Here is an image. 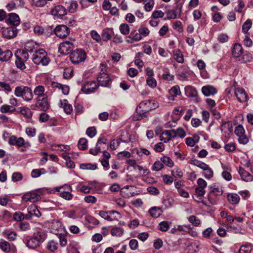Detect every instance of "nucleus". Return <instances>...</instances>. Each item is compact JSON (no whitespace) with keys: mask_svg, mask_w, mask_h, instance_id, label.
Segmentation results:
<instances>
[{"mask_svg":"<svg viewBox=\"0 0 253 253\" xmlns=\"http://www.w3.org/2000/svg\"><path fill=\"white\" fill-rule=\"evenodd\" d=\"M171 224V222L170 221H162L159 224L158 229L162 232H166L169 230Z\"/></svg>","mask_w":253,"mask_h":253,"instance_id":"nucleus-37","label":"nucleus"},{"mask_svg":"<svg viewBox=\"0 0 253 253\" xmlns=\"http://www.w3.org/2000/svg\"><path fill=\"white\" fill-rule=\"evenodd\" d=\"M177 230L178 232L182 233H190L191 231V227L190 225H177Z\"/></svg>","mask_w":253,"mask_h":253,"instance_id":"nucleus-43","label":"nucleus"},{"mask_svg":"<svg viewBox=\"0 0 253 253\" xmlns=\"http://www.w3.org/2000/svg\"><path fill=\"white\" fill-rule=\"evenodd\" d=\"M58 234V238L60 246L62 247H65L67 243L66 236L61 233H59Z\"/></svg>","mask_w":253,"mask_h":253,"instance_id":"nucleus-59","label":"nucleus"},{"mask_svg":"<svg viewBox=\"0 0 253 253\" xmlns=\"http://www.w3.org/2000/svg\"><path fill=\"white\" fill-rule=\"evenodd\" d=\"M149 212L152 217L157 218L162 215L163 210L159 207H153L149 209Z\"/></svg>","mask_w":253,"mask_h":253,"instance_id":"nucleus-29","label":"nucleus"},{"mask_svg":"<svg viewBox=\"0 0 253 253\" xmlns=\"http://www.w3.org/2000/svg\"><path fill=\"white\" fill-rule=\"evenodd\" d=\"M232 53L235 58L240 57L243 53V48L241 44L238 43L234 44Z\"/></svg>","mask_w":253,"mask_h":253,"instance_id":"nucleus-28","label":"nucleus"},{"mask_svg":"<svg viewBox=\"0 0 253 253\" xmlns=\"http://www.w3.org/2000/svg\"><path fill=\"white\" fill-rule=\"evenodd\" d=\"M253 250V245L251 244H246L241 246L238 253H251Z\"/></svg>","mask_w":253,"mask_h":253,"instance_id":"nucleus-36","label":"nucleus"},{"mask_svg":"<svg viewBox=\"0 0 253 253\" xmlns=\"http://www.w3.org/2000/svg\"><path fill=\"white\" fill-rule=\"evenodd\" d=\"M14 94L18 97H22L26 101H30L33 98L32 89L27 86H17L14 90Z\"/></svg>","mask_w":253,"mask_h":253,"instance_id":"nucleus-1","label":"nucleus"},{"mask_svg":"<svg viewBox=\"0 0 253 253\" xmlns=\"http://www.w3.org/2000/svg\"><path fill=\"white\" fill-rule=\"evenodd\" d=\"M252 26V21L250 19H247L242 25V32L245 35H249L248 31Z\"/></svg>","mask_w":253,"mask_h":253,"instance_id":"nucleus-38","label":"nucleus"},{"mask_svg":"<svg viewBox=\"0 0 253 253\" xmlns=\"http://www.w3.org/2000/svg\"><path fill=\"white\" fill-rule=\"evenodd\" d=\"M97 82L100 85L107 87L111 83V78L109 75L103 70L99 73L97 77Z\"/></svg>","mask_w":253,"mask_h":253,"instance_id":"nucleus-13","label":"nucleus"},{"mask_svg":"<svg viewBox=\"0 0 253 253\" xmlns=\"http://www.w3.org/2000/svg\"><path fill=\"white\" fill-rule=\"evenodd\" d=\"M96 212H98V214L101 217L108 221L118 220L121 217V214L119 212L114 210L108 211H99Z\"/></svg>","mask_w":253,"mask_h":253,"instance_id":"nucleus-8","label":"nucleus"},{"mask_svg":"<svg viewBox=\"0 0 253 253\" xmlns=\"http://www.w3.org/2000/svg\"><path fill=\"white\" fill-rule=\"evenodd\" d=\"M87 140L84 138H81L78 143V146L79 149L84 150L87 148Z\"/></svg>","mask_w":253,"mask_h":253,"instance_id":"nucleus-41","label":"nucleus"},{"mask_svg":"<svg viewBox=\"0 0 253 253\" xmlns=\"http://www.w3.org/2000/svg\"><path fill=\"white\" fill-rule=\"evenodd\" d=\"M20 113L25 118L29 119L32 116V112L30 109L27 107L20 108Z\"/></svg>","mask_w":253,"mask_h":253,"instance_id":"nucleus-42","label":"nucleus"},{"mask_svg":"<svg viewBox=\"0 0 253 253\" xmlns=\"http://www.w3.org/2000/svg\"><path fill=\"white\" fill-rule=\"evenodd\" d=\"M58 243L53 240L48 242L47 245V248L51 252H54L57 249Z\"/></svg>","mask_w":253,"mask_h":253,"instance_id":"nucleus-49","label":"nucleus"},{"mask_svg":"<svg viewBox=\"0 0 253 253\" xmlns=\"http://www.w3.org/2000/svg\"><path fill=\"white\" fill-rule=\"evenodd\" d=\"M128 39H131L133 41L137 42L142 39V36L139 32L133 33H131L130 35L127 37Z\"/></svg>","mask_w":253,"mask_h":253,"instance_id":"nucleus-55","label":"nucleus"},{"mask_svg":"<svg viewBox=\"0 0 253 253\" xmlns=\"http://www.w3.org/2000/svg\"><path fill=\"white\" fill-rule=\"evenodd\" d=\"M111 234L112 236L120 237L123 235L124 230L122 228L115 227L111 230Z\"/></svg>","mask_w":253,"mask_h":253,"instance_id":"nucleus-45","label":"nucleus"},{"mask_svg":"<svg viewBox=\"0 0 253 253\" xmlns=\"http://www.w3.org/2000/svg\"><path fill=\"white\" fill-rule=\"evenodd\" d=\"M38 47V44L33 41H29L25 45V50L29 52H35Z\"/></svg>","mask_w":253,"mask_h":253,"instance_id":"nucleus-32","label":"nucleus"},{"mask_svg":"<svg viewBox=\"0 0 253 253\" xmlns=\"http://www.w3.org/2000/svg\"><path fill=\"white\" fill-rule=\"evenodd\" d=\"M43 189H39L36 191L27 192L23 195L22 200L25 202H36L41 199V195L43 194Z\"/></svg>","mask_w":253,"mask_h":253,"instance_id":"nucleus-5","label":"nucleus"},{"mask_svg":"<svg viewBox=\"0 0 253 253\" xmlns=\"http://www.w3.org/2000/svg\"><path fill=\"white\" fill-rule=\"evenodd\" d=\"M169 94L172 96H176L180 94V88L178 85H175L171 88L169 90Z\"/></svg>","mask_w":253,"mask_h":253,"instance_id":"nucleus-54","label":"nucleus"},{"mask_svg":"<svg viewBox=\"0 0 253 253\" xmlns=\"http://www.w3.org/2000/svg\"><path fill=\"white\" fill-rule=\"evenodd\" d=\"M6 22L7 24L16 26L20 24V18L16 13H9L8 15V18L6 19Z\"/></svg>","mask_w":253,"mask_h":253,"instance_id":"nucleus-20","label":"nucleus"},{"mask_svg":"<svg viewBox=\"0 0 253 253\" xmlns=\"http://www.w3.org/2000/svg\"><path fill=\"white\" fill-rule=\"evenodd\" d=\"M74 45L70 41H66L60 44L58 51L63 55L69 53L73 48Z\"/></svg>","mask_w":253,"mask_h":253,"instance_id":"nucleus-14","label":"nucleus"},{"mask_svg":"<svg viewBox=\"0 0 253 253\" xmlns=\"http://www.w3.org/2000/svg\"><path fill=\"white\" fill-rule=\"evenodd\" d=\"M98 87V85L96 82L93 81H87L82 86L81 90L86 94L91 93L94 92Z\"/></svg>","mask_w":253,"mask_h":253,"instance_id":"nucleus-11","label":"nucleus"},{"mask_svg":"<svg viewBox=\"0 0 253 253\" xmlns=\"http://www.w3.org/2000/svg\"><path fill=\"white\" fill-rule=\"evenodd\" d=\"M95 182H90L89 183L90 186L84 185L81 187V191L84 193H88L90 192L91 189L95 186Z\"/></svg>","mask_w":253,"mask_h":253,"instance_id":"nucleus-50","label":"nucleus"},{"mask_svg":"<svg viewBox=\"0 0 253 253\" xmlns=\"http://www.w3.org/2000/svg\"><path fill=\"white\" fill-rule=\"evenodd\" d=\"M197 186L195 188V193L198 197H203L206 193L205 188L207 186V182L202 178H199L197 181Z\"/></svg>","mask_w":253,"mask_h":253,"instance_id":"nucleus-9","label":"nucleus"},{"mask_svg":"<svg viewBox=\"0 0 253 253\" xmlns=\"http://www.w3.org/2000/svg\"><path fill=\"white\" fill-rule=\"evenodd\" d=\"M28 51L26 50H22L20 49L16 51L15 53V56L16 58H19L20 60H23L25 61H26L29 58V55L28 53Z\"/></svg>","mask_w":253,"mask_h":253,"instance_id":"nucleus-33","label":"nucleus"},{"mask_svg":"<svg viewBox=\"0 0 253 253\" xmlns=\"http://www.w3.org/2000/svg\"><path fill=\"white\" fill-rule=\"evenodd\" d=\"M151 109V101L149 100L141 102L136 108V110L139 113L143 114L148 112Z\"/></svg>","mask_w":253,"mask_h":253,"instance_id":"nucleus-16","label":"nucleus"},{"mask_svg":"<svg viewBox=\"0 0 253 253\" xmlns=\"http://www.w3.org/2000/svg\"><path fill=\"white\" fill-rule=\"evenodd\" d=\"M136 154L140 157H142L143 155H149L150 154V152L146 148H140L139 149L137 150Z\"/></svg>","mask_w":253,"mask_h":253,"instance_id":"nucleus-64","label":"nucleus"},{"mask_svg":"<svg viewBox=\"0 0 253 253\" xmlns=\"http://www.w3.org/2000/svg\"><path fill=\"white\" fill-rule=\"evenodd\" d=\"M45 238L43 232L41 231L35 232L33 237L27 241V246L31 249H35L40 245V242L44 241Z\"/></svg>","mask_w":253,"mask_h":253,"instance_id":"nucleus-3","label":"nucleus"},{"mask_svg":"<svg viewBox=\"0 0 253 253\" xmlns=\"http://www.w3.org/2000/svg\"><path fill=\"white\" fill-rule=\"evenodd\" d=\"M119 29L121 34L124 35H128L130 31L129 26L125 23L121 24L119 27Z\"/></svg>","mask_w":253,"mask_h":253,"instance_id":"nucleus-47","label":"nucleus"},{"mask_svg":"<svg viewBox=\"0 0 253 253\" xmlns=\"http://www.w3.org/2000/svg\"><path fill=\"white\" fill-rule=\"evenodd\" d=\"M234 93L239 102H244L247 100L248 96L243 88H237L235 89Z\"/></svg>","mask_w":253,"mask_h":253,"instance_id":"nucleus-19","label":"nucleus"},{"mask_svg":"<svg viewBox=\"0 0 253 253\" xmlns=\"http://www.w3.org/2000/svg\"><path fill=\"white\" fill-rule=\"evenodd\" d=\"M169 131L167 130L162 132L160 136V140L164 141L165 143L168 142L170 140L169 134Z\"/></svg>","mask_w":253,"mask_h":253,"instance_id":"nucleus-53","label":"nucleus"},{"mask_svg":"<svg viewBox=\"0 0 253 253\" xmlns=\"http://www.w3.org/2000/svg\"><path fill=\"white\" fill-rule=\"evenodd\" d=\"M238 172L243 180L249 182L253 180V176L242 167L239 168Z\"/></svg>","mask_w":253,"mask_h":253,"instance_id":"nucleus-22","label":"nucleus"},{"mask_svg":"<svg viewBox=\"0 0 253 253\" xmlns=\"http://www.w3.org/2000/svg\"><path fill=\"white\" fill-rule=\"evenodd\" d=\"M202 92L206 96H210L213 95L217 92L216 89L213 86L210 85L204 86L202 88Z\"/></svg>","mask_w":253,"mask_h":253,"instance_id":"nucleus-23","label":"nucleus"},{"mask_svg":"<svg viewBox=\"0 0 253 253\" xmlns=\"http://www.w3.org/2000/svg\"><path fill=\"white\" fill-rule=\"evenodd\" d=\"M121 142V139H114L111 142L110 147L112 150H116L118 148Z\"/></svg>","mask_w":253,"mask_h":253,"instance_id":"nucleus-62","label":"nucleus"},{"mask_svg":"<svg viewBox=\"0 0 253 253\" xmlns=\"http://www.w3.org/2000/svg\"><path fill=\"white\" fill-rule=\"evenodd\" d=\"M90 35L93 40L97 42H100L102 40L101 36L96 31L92 30L90 32Z\"/></svg>","mask_w":253,"mask_h":253,"instance_id":"nucleus-60","label":"nucleus"},{"mask_svg":"<svg viewBox=\"0 0 253 253\" xmlns=\"http://www.w3.org/2000/svg\"><path fill=\"white\" fill-rule=\"evenodd\" d=\"M12 56V52L9 49L0 48V61L6 62Z\"/></svg>","mask_w":253,"mask_h":253,"instance_id":"nucleus-21","label":"nucleus"},{"mask_svg":"<svg viewBox=\"0 0 253 253\" xmlns=\"http://www.w3.org/2000/svg\"><path fill=\"white\" fill-rule=\"evenodd\" d=\"M55 34L59 38H65L70 33L69 28L66 25L57 26L54 30Z\"/></svg>","mask_w":253,"mask_h":253,"instance_id":"nucleus-15","label":"nucleus"},{"mask_svg":"<svg viewBox=\"0 0 253 253\" xmlns=\"http://www.w3.org/2000/svg\"><path fill=\"white\" fill-rule=\"evenodd\" d=\"M161 161L163 162V164L166 165L169 167H172L174 165L173 162L169 157L164 156L161 158Z\"/></svg>","mask_w":253,"mask_h":253,"instance_id":"nucleus-44","label":"nucleus"},{"mask_svg":"<svg viewBox=\"0 0 253 253\" xmlns=\"http://www.w3.org/2000/svg\"><path fill=\"white\" fill-rule=\"evenodd\" d=\"M0 249L5 252H9L10 250V246L9 243L5 241H2L0 242Z\"/></svg>","mask_w":253,"mask_h":253,"instance_id":"nucleus-51","label":"nucleus"},{"mask_svg":"<svg viewBox=\"0 0 253 253\" xmlns=\"http://www.w3.org/2000/svg\"><path fill=\"white\" fill-rule=\"evenodd\" d=\"M190 164L196 166L200 169H203L207 166V165L201 161L194 159L191 160Z\"/></svg>","mask_w":253,"mask_h":253,"instance_id":"nucleus-52","label":"nucleus"},{"mask_svg":"<svg viewBox=\"0 0 253 253\" xmlns=\"http://www.w3.org/2000/svg\"><path fill=\"white\" fill-rule=\"evenodd\" d=\"M51 86L53 88L61 90L63 94L67 95L69 92V87L68 85L53 82L51 83Z\"/></svg>","mask_w":253,"mask_h":253,"instance_id":"nucleus-25","label":"nucleus"},{"mask_svg":"<svg viewBox=\"0 0 253 253\" xmlns=\"http://www.w3.org/2000/svg\"><path fill=\"white\" fill-rule=\"evenodd\" d=\"M173 54L176 61L180 63L184 62V57L181 51L178 49H175L173 51Z\"/></svg>","mask_w":253,"mask_h":253,"instance_id":"nucleus-35","label":"nucleus"},{"mask_svg":"<svg viewBox=\"0 0 253 253\" xmlns=\"http://www.w3.org/2000/svg\"><path fill=\"white\" fill-rule=\"evenodd\" d=\"M114 35V31L112 28H107L103 30L101 33L102 40L104 42H107L111 40Z\"/></svg>","mask_w":253,"mask_h":253,"instance_id":"nucleus-24","label":"nucleus"},{"mask_svg":"<svg viewBox=\"0 0 253 253\" xmlns=\"http://www.w3.org/2000/svg\"><path fill=\"white\" fill-rule=\"evenodd\" d=\"M147 84L151 88H155L157 86V82L153 77L148 78L146 80Z\"/></svg>","mask_w":253,"mask_h":253,"instance_id":"nucleus-61","label":"nucleus"},{"mask_svg":"<svg viewBox=\"0 0 253 253\" xmlns=\"http://www.w3.org/2000/svg\"><path fill=\"white\" fill-rule=\"evenodd\" d=\"M220 130L225 134L231 132L233 131L232 123L230 122L223 123L221 126Z\"/></svg>","mask_w":253,"mask_h":253,"instance_id":"nucleus-30","label":"nucleus"},{"mask_svg":"<svg viewBox=\"0 0 253 253\" xmlns=\"http://www.w3.org/2000/svg\"><path fill=\"white\" fill-rule=\"evenodd\" d=\"M144 9L146 11H151L154 6V0H144Z\"/></svg>","mask_w":253,"mask_h":253,"instance_id":"nucleus-39","label":"nucleus"},{"mask_svg":"<svg viewBox=\"0 0 253 253\" xmlns=\"http://www.w3.org/2000/svg\"><path fill=\"white\" fill-rule=\"evenodd\" d=\"M55 191L60 193V196L67 200H70L73 198V195L71 194L72 191L71 186L65 184L61 187H56L54 188Z\"/></svg>","mask_w":253,"mask_h":253,"instance_id":"nucleus-7","label":"nucleus"},{"mask_svg":"<svg viewBox=\"0 0 253 253\" xmlns=\"http://www.w3.org/2000/svg\"><path fill=\"white\" fill-rule=\"evenodd\" d=\"M73 76V69L72 67L66 68L64 70L63 77L65 79H68L72 78Z\"/></svg>","mask_w":253,"mask_h":253,"instance_id":"nucleus-48","label":"nucleus"},{"mask_svg":"<svg viewBox=\"0 0 253 253\" xmlns=\"http://www.w3.org/2000/svg\"><path fill=\"white\" fill-rule=\"evenodd\" d=\"M32 59L35 64L42 66L47 65L50 61L46 52L43 49L35 51L33 55Z\"/></svg>","mask_w":253,"mask_h":253,"instance_id":"nucleus-2","label":"nucleus"},{"mask_svg":"<svg viewBox=\"0 0 253 253\" xmlns=\"http://www.w3.org/2000/svg\"><path fill=\"white\" fill-rule=\"evenodd\" d=\"M80 168L84 170H94L97 169L96 164H82L80 165Z\"/></svg>","mask_w":253,"mask_h":253,"instance_id":"nucleus-46","label":"nucleus"},{"mask_svg":"<svg viewBox=\"0 0 253 253\" xmlns=\"http://www.w3.org/2000/svg\"><path fill=\"white\" fill-rule=\"evenodd\" d=\"M188 220L190 223L196 226H198L201 224L200 220L194 215L190 216L188 218Z\"/></svg>","mask_w":253,"mask_h":253,"instance_id":"nucleus-57","label":"nucleus"},{"mask_svg":"<svg viewBox=\"0 0 253 253\" xmlns=\"http://www.w3.org/2000/svg\"><path fill=\"white\" fill-rule=\"evenodd\" d=\"M34 93L37 96V98H39L40 97L47 96V94L45 93L44 86L42 85H39L35 87Z\"/></svg>","mask_w":253,"mask_h":253,"instance_id":"nucleus-27","label":"nucleus"},{"mask_svg":"<svg viewBox=\"0 0 253 253\" xmlns=\"http://www.w3.org/2000/svg\"><path fill=\"white\" fill-rule=\"evenodd\" d=\"M1 30L2 36L8 39L15 37L17 34V30L15 27L3 28Z\"/></svg>","mask_w":253,"mask_h":253,"instance_id":"nucleus-18","label":"nucleus"},{"mask_svg":"<svg viewBox=\"0 0 253 253\" xmlns=\"http://www.w3.org/2000/svg\"><path fill=\"white\" fill-rule=\"evenodd\" d=\"M228 202L232 205H237L239 203L240 198L239 196L235 193H230L227 196Z\"/></svg>","mask_w":253,"mask_h":253,"instance_id":"nucleus-31","label":"nucleus"},{"mask_svg":"<svg viewBox=\"0 0 253 253\" xmlns=\"http://www.w3.org/2000/svg\"><path fill=\"white\" fill-rule=\"evenodd\" d=\"M60 103L65 113L67 114H70L73 110L72 106L68 103L67 100L65 99L60 101Z\"/></svg>","mask_w":253,"mask_h":253,"instance_id":"nucleus-34","label":"nucleus"},{"mask_svg":"<svg viewBox=\"0 0 253 253\" xmlns=\"http://www.w3.org/2000/svg\"><path fill=\"white\" fill-rule=\"evenodd\" d=\"M203 170H204L203 175L206 178L210 179L213 176V170L208 165Z\"/></svg>","mask_w":253,"mask_h":253,"instance_id":"nucleus-40","label":"nucleus"},{"mask_svg":"<svg viewBox=\"0 0 253 253\" xmlns=\"http://www.w3.org/2000/svg\"><path fill=\"white\" fill-rule=\"evenodd\" d=\"M210 193L216 196L221 195L223 193L222 187L217 184H213L209 186Z\"/></svg>","mask_w":253,"mask_h":253,"instance_id":"nucleus-26","label":"nucleus"},{"mask_svg":"<svg viewBox=\"0 0 253 253\" xmlns=\"http://www.w3.org/2000/svg\"><path fill=\"white\" fill-rule=\"evenodd\" d=\"M253 59V55L249 52H246L242 58V61L244 63L250 62Z\"/></svg>","mask_w":253,"mask_h":253,"instance_id":"nucleus-58","label":"nucleus"},{"mask_svg":"<svg viewBox=\"0 0 253 253\" xmlns=\"http://www.w3.org/2000/svg\"><path fill=\"white\" fill-rule=\"evenodd\" d=\"M50 13L54 16L62 19L67 14V10L63 6L58 5L51 9Z\"/></svg>","mask_w":253,"mask_h":253,"instance_id":"nucleus-17","label":"nucleus"},{"mask_svg":"<svg viewBox=\"0 0 253 253\" xmlns=\"http://www.w3.org/2000/svg\"><path fill=\"white\" fill-rule=\"evenodd\" d=\"M48 226L51 229V232L55 234H59V232L63 229L62 223L56 219L48 221Z\"/></svg>","mask_w":253,"mask_h":253,"instance_id":"nucleus-10","label":"nucleus"},{"mask_svg":"<svg viewBox=\"0 0 253 253\" xmlns=\"http://www.w3.org/2000/svg\"><path fill=\"white\" fill-rule=\"evenodd\" d=\"M36 106L42 111H46L50 107L47 95L40 97V98H36Z\"/></svg>","mask_w":253,"mask_h":253,"instance_id":"nucleus-12","label":"nucleus"},{"mask_svg":"<svg viewBox=\"0 0 253 253\" xmlns=\"http://www.w3.org/2000/svg\"><path fill=\"white\" fill-rule=\"evenodd\" d=\"M8 143L11 145H15L18 147H22L21 151H25L27 148L31 146L29 141H25L24 139L20 137L17 138L14 135H12L9 138Z\"/></svg>","mask_w":253,"mask_h":253,"instance_id":"nucleus-4","label":"nucleus"},{"mask_svg":"<svg viewBox=\"0 0 253 253\" xmlns=\"http://www.w3.org/2000/svg\"><path fill=\"white\" fill-rule=\"evenodd\" d=\"M0 110L2 113H6L8 112H12L15 109L13 108L12 107L9 105L4 104L1 106Z\"/></svg>","mask_w":253,"mask_h":253,"instance_id":"nucleus-56","label":"nucleus"},{"mask_svg":"<svg viewBox=\"0 0 253 253\" xmlns=\"http://www.w3.org/2000/svg\"><path fill=\"white\" fill-rule=\"evenodd\" d=\"M78 5L76 1H73L70 3V5L68 6L69 11L71 13H74L78 8Z\"/></svg>","mask_w":253,"mask_h":253,"instance_id":"nucleus-63","label":"nucleus"},{"mask_svg":"<svg viewBox=\"0 0 253 253\" xmlns=\"http://www.w3.org/2000/svg\"><path fill=\"white\" fill-rule=\"evenodd\" d=\"M86 58V54L84 50L78 49L72 51L70 55V59L74 64H78L83 62Z\"/></svg>","mask_w":253,"mask_h":253,"instance_id":"nucleus-6","label":"nucleus"}]
</instances>
